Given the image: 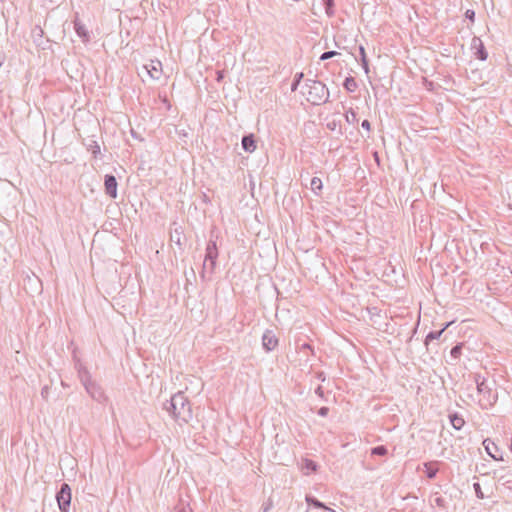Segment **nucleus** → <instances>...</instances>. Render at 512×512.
<instances>
[{
	"instance_id": "obj_8",
	"label": "nucleus",
	"mask_w": 512,
	"mask_h": 512,
	"mask_svg": "<svg viewBox=\"0 0 512 512\" xmlns=\"http://www.w3.org/2000/svg\"><path fill=\"white\" fill-rule=\"evenodd\" d=\"M471 49L474 50V55L477 59L485 61L488 57V53L484 47L482 40L479 37H473L471 41Z\"/></svg>"
},
{
	"instance_id": "obj_37",
	"label": "nucleus",
	"mask_w": 512,
	"mask_h": 512,
	"mask_svg": "<svg viewBox=\"0 0 512 512\" xmlns=\"http://www.w3.org/2000/svg\"><path fill=\"white\" fill-rule=\"evenodd\" d=\"M315 393H316L319 397H321V398H322V397H323V394H324L322 387H321V386H318V387L316 388V390H315Z\"/></svg>"
},
{
	"instance_id": "obj_44",
	"label": "nucleus",
	"mask_w": 512,
	"mask_h": 512,
	"mask_svg": "<svg viewBox=\"0 0 512 512\" xmlns=\"http://www.w3.org/2000/svg\"><path fill=\"white\" fill-rule=\"evenodd\" d=\"M269 510V507L268 506H265L264 508V512H267Z\"/></svg>"
},
{
	"instance_id": "obj_39",
	"label": "nucleus",
	"mask_w": 512,
	"mask_h": 512,
	"mask_svg": "<svg viewBox=\"0 0 512 512\" xmlns=\"http://www.w3.org/2000/svg\"><path fill=\"white\" fill-rule=\"evenodd\" d=\"M317 378H318L319 380H321V381H324V380H325V377H324L323 372L318 373V374H317Z\"/></svg>"
},
{
	"instance_id": "obj_29",
	"label": "nucleus",
	"mask_w": 512,
	"mask_h": 512,
	"mask_svg": "<svg viewBox=\"0 0 512 512\" xmlns=\"http://www.w3.org/2000/svg\"><path fill=\"white\" fill-rule=\"evenodd\" d=\"M324 5H325L326 13L329 16L333 15V13H334V11H333V6H334L333 0H324Z\"/></svg>"
},
{
	"instance_id": "obj_41",
	"label": "nucleus",
	"mask_w": 512,
	"mask_h": 512,
	"mask_svg": "<svg viewBox=\"0 0 512 512\" xmlns=\"http://www.w3.org/2000/svg\"><path fill=\"white\" fill-rule=\"evenodd\" d=\"M3 62H4V55L0 51V67L2 66Z\"/></svg>"
},
{
	"instance_id": "obj_3",
	"label": "nucleus",
	"mask_w": 512,
	"mask_h": 512,
	"mask_svg": "<svg viewBox=\"0 0 512 512\" xmlns=\"http://www.w3.org/2000/svg\"><path fill=\"white\" fill-rule=\"evenodd\" d=\"M218 258V249L216 242L213 240H210L206 247V253L205 258L202 266V271L200 272V278L203 281L208 280L209 278L206 277L207 274L211 275L213 274L215 267H216V260Z\"/></svg>"
},
{
	"instance_id": "obj_20",
	"label": "nucleus",
	"mask_w": 512,
	"mask_h": 512,
	"mask_svg": "<svg viewBox=\"0 0 512 512\" xmlns=\"http://www.w3.org/2000/svg\"><path fill=\"white\" fill-rule=\"evenodd\" d=\"M343 86L348 92H354L358 87L356 80L352 76L344 80Z\"/></svg>"
},
{
	"instance_id": "obj_12",
	"label": "nucleus",
	"mask_w": 512,
	"mask_h": 512,
	"mask_svg": "<svg viewBox=\"0 0 512 512\" xmlns=\"http://www.w3.org/2000/svg\"><path fill=\"white\" fill-rule=\"evenodd\" d=\"M483 446L487 452V454L493 458L494 460H503L502 458V454L498 448V446L493 442L491 441L489 438L488 439H485L483 441Z\"/></svg>"
},
{
	"instance_id": "obj_2",
	"label": "nucleus",
	"mask_w": 512,
	"mask_h": 512,
	"mask_svg": "<svg viewBox=\"0 0 512 512\" xmlns=\"http://www.w3.org/2000/svg\"><path fill=\"white\" fill-rule=\"evenodd\" d=\"M303 88L302 93L311 104L320 105L328 101L329 91L321 81L308 79Z\"/></svg>"
},
{
	"instance_id": "obj_38",
	"label": "nucleus",
	"mask_w": 512,
	"mask_h": 512,
	"mask_svg": "<svg viewBox=\"0 0 512 512\" xmlns=\"http://www.w3.org/2000/svg\"><path fill=\"white\" fill-rule=\"evenodd\" d=\"M223 77H224V71H218V72H217V78H216V80H217L218 82H220V81H222Z\"/></svg>"
},
{
	"instance_id": "obj_43",
	"label": "nucleus",
	"mask_w": 512,
	"mask_h": 512,
	"mask_svg": "<svg viewBox=\"0 0 512 512\" xmlns=\"http://www.w3.org/2000/svg\"><path fill=\"white\" fill-rule=\"evenodd\" d=\"M441 502H442V499H441V498H437V499H436V503H437L438 505H440V504H441Z\"/></svg>"
},
{
	"instance_id": "obj_1",
	"label": "nucleus",
	"mask_w": 512,
	"mask_h": 512,
	"mask_svg": "<svg viewBox=\"0 0 512 512\" xmlns=\"http://www.w3.org/2000/svg\"><path fill=\"white\" fill-rule=\"evenodd\" d=\"M166 410L178 424H186L192 419V408L183 392H177L164 404Z\"/></svg>"
},
{
	"instance_id": "obj_18",
	"label": "nucleus",
	"mask_w": 512,
	"mask_h": 512,
	"mask_svg": "<svg viewBox=\"0 0 512 512\" xmlns=\"http://www.w3.org/2000/svg\"><path fill=\"white\" fill-rule=\"evenodd\" d=\"M322 181L320 178L318 177H313L311 180H310V188L311 190L316 194V195H320V192L322 190Z\"/></svg>"
},
{
	"instance_id": "obj_6",
	"label": "nucleus",
	"mask_w": 512,
	"mask_h": 512,
	"mask_svg": "<svg viewBox=\"0 0 512 512\" xmlns=\"http://www.w3.org/2000/svg\"><path fill=\"white\" fill-rule=\"evenodd\" d=\"M86 392L90 395L92 399H94L97 402H103L105 400V394L103 389L99 384H97L95 381L90 380L86 384L83 385Z\"/></svg>"
},
{
	"instance_id": "obj_42",
	"label": "nucleus",
	"mask_w": 512,
	"mask_h": 512,
	"mask_svg": "<svg viewBox=\"0 0 512 512\" xmlns=\"http://www.w3.org/2000/svg\"><path fill=\"white\" fill-rule=\"evenodd\" d=\"M302 348H304V349H310V345H309V344H307V343H305V344H303V345H302Z\"/></svg>"
},
{
	"instance_id": "obj_36",
	"label": "nucleus",
	"mask_w": 512,
	"mask_h": 512,
	"mask_svg": "<svg viewBox=\"0 0 512 512\" xmlns=\"http://www.w3.org/2000/svg\"><path fill=\"white\" fill-rule=\"evenodd\" d=\"M75 368H76V370L78 372V371H80V369L83 370L86 367L80 361H77L76 364H75Z\"/></svg>"
},
{
	"instance_id": "obj_30",
	"label": "nucleus",
	"mask_w": 512,
	"mask_h": 512,
	"mask_svg": "<svg viewBox=\"0 0 512 512\" xmlns=\"http://www.w3.org/2000/svg\"><path fill=\"white\" fill-rule=\"evenodd\" d=\"M338 55V52L337 51H334V50H331V51H326L324 53L321 54L320 56V60L321 61H325V60H328L334 56Z\"/></svg>"
},
{
	"instance_id": "obj_35",
	"label": "nucleus",
	"mask_w": 512,
	"mask_h": 512,
	"mask_svg": "<svg viewBox=\"0 0 512 512\" xmlns=\"http://www.w3.org/2000/svg\"><path fill=\"white\" fill-rule=\"evenodd\" d=\"M361 126L363 129H365L367 131H370V129H371V124L368 120H363L361 123Z\"/></svg>"
},
{
	"instance_id": "obj_34",
	"label": "nucleus",
	"mask_w": 512,
	"mask_h": 512,
	"mask_svg": "<svg viewBox=\"0 0 512 512\" xmlns=\"http://www.w3.org/2000/svg\"><path fill=\"white\" fill-rule=\"evenodd\" d=\"M328 412H329V408L328 407H321L319 410H318V414L322 417H325L328 415Z\"/></svg>"
},
{
	"instance_id": "obj_27",
	"label": "nucleus",
	"mask_w": 512,
	"mask_h": 512,
	"mask_svg": "<svg viewBox=\"0 0 512 512\" xmlns=\"http://www.w3.org/2000/svg\"><path fill=\"white\" fill-rule=\"evenodd\" d=\"M461 352H462V344H457L455 345L451 351H450V354H451V357L457 359L460 357L461 355Z\"/></svg>"
},
{
	"instance_id": "obj_11",
	"label": "nucleus",
	"mask_w": 512,
	"mask_h": 512,
	"mask_svg": "<svg viewBox=\"0 0 512 512\" xmlns=\"http://www.w3.org/2000/svg\"><path fill=\"white\" fill-rule=\"evenodd\" d=\"M105 192L111 198L117 197V180L115 176L107 174L104 178Z\"/></svg>"
},
{
	"instance_id": "obj_10",
	"label": "nucleus",
	"mask_w": 512,
	"mask_h": 512,
	"mask_svg": "<svg viewBox=\"0 0 512 512\" xmlns=\"http://www.w3.org/2000/svg\"><path fill=\"white\" fill-rule=\"evenodd\" d=\"M144 70L152 79L157 80L162 73V64L158 60H151L150 63L144 66Z\"/></svg>"
},
{
	"instance_id": "obj_13",
	"label": "nucleus",
	"mask_w": 512,
	"mask_h": 512,
	"mask_svg": "<svg viewBox=\"0 0 512 512\" xmlns=\"http://www.w3.org/2000/svg\"><path fill=\"white\" fill-rule=\"evenodd\" d=\"M74 29L76 34L82 39L83 42H88L90 40L89 32L86 29V26L78 19L74 21Z\"/></svg>"
},
{
	"instance_id": "obj_5",
	"label": "nucleus",
	"mask_w": 512,
	"mask_h": 512,
	"mask_svg": "<svg viewBox=\"0 0 512 512\" xmlns=\"http://www.w3.org/2000/svg\"><path fill=\"white\" fill-rule=\"evenodd\" d=\"M71 488L67 483H62L56 494V500L61 512H68L71 503Z\"/></svg>"
},
{
	"instance_id": "obj_19",
	"label": "nucleus",
	"mask_w": 512,
	"mask_h": 512,
	"mask_svg": "<svg viewBox=\"0 0 512 512\" xmlns=\"http://www.w3.org/2000/svg\"><path fill=\"white\" fill-rule=\"evenodd\" d=\"M359 54H360L361 65H362L365 73L368 74L369 73L368 59L366 56L365 48L362 45L359 46Z\"/></svg>"
},
{
	"instance_id": "obj_23",
	"label": "nucleus",
	"mask_w": 512,
	"mask_h": 512,
	"mask_svg": "<svg viewBox=\"0 0 512 512\" xmlns=\"http://www.w3.org/2000/svg\"><path fill=\"white\" fill-rule=\"evenodd\" d=\"M345 120L349 124H354V123L358 122L357 114L355 113V111L353 109L350 108L345 113Z\"/></svg>"
},
{
	"instance_id": "obj_25",
	"label": "nucleus",
	"mask_w": 512,
	"mask_h": 512,
	"mask_svg": "<svg viewBox=\"0 0 512 512\" xmlns=\"http://www.w3.org/2000/svg\"><path fill=\"white\" fill-rule=\"evenodd\" d=\"M425 467H426V475L429 479H433L436 477V474L438 472V469L437 468H432L430 466V464L428 463H425Z\"/></svg>"
},
{
	"instance_id": "obj_21",
	"label": "nucleus",
	"mask_w": 512,
	"mask_h": 512,
	"mask_svg": "<svg viewBox=\"0 0 512 512\" xmlns=\"http://www.w3.org/2000/svg\"><path fill=\"white\" fill-rule=\"evenodd\" d=\"M87 150L90 151L93 156L96 158L98 154H100V146L95 140H90L88 144H86Z\"/></svg>"
},
{
	"instance_id": "obj_40",
	"label": "nucleus",
	"mask_w": 512,
	"mask_h": 512,
	"mask_svg": "<svg viewBox=\"0 0 512 512\" xmlns=\"http://www.w3.org/2000/svg\"><path fill=\"white\" fill-rule=\"evenodd\" d=\"M327 126H328L329 129L334 130L336 124H335V122H332V123H328Z\"/></svg>"
},
{
	"instance_id": "obj_31",
	"label": "nucleus",
	"mask_w": 512,
	"mask_h": 512,
	"mask_svg": "<svg viewBox=\"0 0 512 512\" xmlns=\"http://www.w3.org/2000/svg\"><path fill=\"white\" fill-rule=\"evenodd\" d=\"M473 488L475 490V493H476V496L479 498V499H483L484 498V494L482 492V489H481V486L478 482L474 483L473 484Z\"/></svg>"
},
{
	"instance_id": "obj_7",
	"label": "nucleus",
	"mask_w": 512,
	"mask_h": 512,
	"mask_svg": "<svg viewBox=\"0 0 512 512\" xmlns=\"http://www.w3.org/2000/svg\"><path fill=\"white\" fill-rule=\"evenodd\" d=\"M24 288L28 290L30 293H40L42 291V284L40 279L32 273V275L27 274L23 280Z\"/></svg>"
},
{
	"instance_id": "obj_22",
	"label": "nucleus",
	"mask_w": 512,
	"mask_h": 512,
	"mask_svg": "<svg viewBox=\"0 0 512 512\" xmlns=\"http://www.w3.org/2000/svg\"><path fill=\"white\" fill-rule=\"evenodd\" d=\"M78 377L82 383V385L86 384L87 382H89L91 379V375L89 373V371L85 368L83 370L80 369V371H78Z\"/></svg>"
},
{
	"instance_id": "obj_33",
	"label": "nucleus",
	"mask_w": 512,
	"mask_h": 512,
	"mask_svg": "<svg viewBox=\"0 0 512 512\" xmlns=\"http://www.w3.org/2000/svg\"><path fill=\"white\" fill-rule=\"evenodd\" d=\"M465 16H466V18H468L469 20L474 21V18H475V12H474L473 10L468 9V10L465 12Z\"/></svg>"
},
{
	"instance_id": "obj_28",
	"label": "nucleus",
	"mask_w": 512,
	"mask_h": 512,
	"mask_svg": "<svg viewBox=\"0 0 512 512\" xmlns=\"http://www.w3.org/2000/svg\"><path fill=\"white\" fill-rule=\"evenodd\" d=\"M303 467L310 471H316L317 465L313 460L305 459L303 463Z\"/></svg>"
},
{
	"instance_id": "obj_9",
	"label": "nucleus",
	"mask_w": 512,
	"mask_h": 512,
	"mask_svg": "<svg viewBox=\"0 0 512 512\" xmlns=\"http://www.w3.org/2000/svg\"><path fill=\"white\" fill-rule=\"evenodd\" d=\"M263 348L269 352L276 348L278 345V339L271 330H266L262 336Z\"/></svg>"
},
{
	"instance_id": "obj_16",
	"label": "nucleus",
	"mask_w": 512,
	"mask_h": 512,
	"mask_svg": "<svg viewBox=\"0 0 512 512\" xmlns=\"http://www.w3.org/2000/svg\"><path fill=\"white\" fill-rule=\"evenodd\" d=\"M449 419L451 425L456 430H460L465 424L464 419L456 413L449 415Z\"/></svg>"
},
{
	"instance_id": "obj_15",
	"label": "nucleus",
	"mask_w": 512,
	"mask_h": 512,
	"mask_svg": "<svg viewBox=\"0 0 512 512\" xmlns=\"http://www.w3.org/2000/svg\"><path fill=\"white\" fill-rule=\"evenodd\" d=\"M452 322H448L444 325V327L438 331H431L427 334L425 338V345L428 346L429 342L432 340L439 339L443 332L451 325Z\"/></svg>"
},
{
	"instance_id": "obj_26",
	"label": "nucleus",
	"mask_w": 512,
	"mask_h": 512,
	"mask_svg": "<svg viewBox=\"0 0 512 512\" xmlns=\"http://www.w3.org/2000/svg\"><path fill=\"white\" fill-rule=\"evenodd\" d=\"M303 78V73H297L294 77V80L292 82V85H291V90L292 91H296L300 82H301V79Z\"/></svg>"
},
{
	"instance_id": "obj_4",
	"label": "nucleus",
	"mask_w": 512,
	"mask_h": 512,
	"mask_svg": "<svg viewBox=\"0 0 512 512\" xmlns=\"http://www.w3.org/2000/svg\"><path fill=\"white\" fill-rule=\"evenodd\" d=\"M475 382L478 393L483 396V400L485 401L483 406L494 404L496 402L497 396L493 393L486 379L482 378L480 375H476Z\"/></svg>"
},
{
	"instance_id": "obj_17",
	"label": "nucleus",
	"mask_w": 512,
	"mask_h": 512,
	"mask_svg": "<svg viewBox=\"0 0 512 512\" xmlns=\"http://www.w3.org/2000/svg\"><path fill=\"white\" fill-rule=\"evenodd\" d=\"M306 502L309 505L314 506L315 508H321V509H326L329 512H335L333 509L326 507L324 503H322L321 501H319L318 499H316L313 496H306Z\"/></svg>"
},
{
	"instance_id": "obj_32",
	"label": "nucleus",
	"mask_w": 512,
	"mask_h": 512,
	"mask_svg": "<svg viewBox=\"0 0 512 512\" xmlns=\"http://www.w3.org/2000/svg\"><path fill=\"white\" fill-rule=\"evenodd\" d=\"M49 391H50V387L45 385L42 389H41V397L44 399V400H47L48 399V396H49Z\"/></svg>"
},
{
	"instance_id": "obj_14",
	"label": "nucleus",
	"mask_w": 512,
	"mask_h": 512,
	"mask_svg": "<svg viewBox=\"0 0 512 512\" xmlns=\"http://www.w3.org/2000/svg\"><path fill=\"white\" fill-rule=\"evenodd\" d=\"M242 148L244 151L252 153L256 149V141L253 134L245 135L242 138Z\"/></svg>"
},
{
	"instance_id": "obj_24",
	"label": "nucleus",
	"mask_w": 512,
	"mask_h": 512,
	"mask_svg": "<svg viewBox=\"0 0 512 512\" xmlns=\"http://www.w3.org/2000/svg\"><path fill=\"white\" fill-rule=\"evenodd\" d=\"M387 453H388V450L383 445L376 446V447L372 448V450H371V454L372 455H377V456H384Z\"/></svg>"
}]
</instances>
